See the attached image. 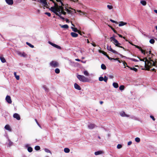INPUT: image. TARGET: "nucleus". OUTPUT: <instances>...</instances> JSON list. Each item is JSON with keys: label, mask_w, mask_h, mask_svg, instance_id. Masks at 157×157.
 <instances>
[{"label": "nucleus", "mask_w": 157, "mask_h": 157, "mask_svg": "<svg viewBox=\"0 0 157 157\" xmlns=\"http://www.w3.org/2000/svg\"><path fill=\"white\" fill-rule=\"evenodd\" d=\"M103 52V51H101V50H99V52L100 53H102Z\"/></svg>", "instance_id": "0e129e2a"}, {"label": "nucleus", "mask_w": 157, "mask_h": 157, "mask_svg": "<svg viewBox=\"0 0 157 157\" xmlns=\"http://www.w3.org/2000/svg\"><path fill=\"white\" fill-rule=\"evenodd\" d=\"M52 2L54 3L55 6L51 8V10L55 13L61 19L63 20L64 17L62 15H64L66 14V12L64 10L66 11L68 13H71V11L67 9L66 5L64 4V0H56L57 2H59L61 4V6H58L53 0H50Z\"/></svg>", "instance_id": "f257e3e1"}, {"label": "nucleus", "mask_w": 157, "mask_h": 157, "mask_svg": "<svg viewBox=\"0 0 157 157\" xmlns=\"http://www.w3.org/2000/svg\"><path fill=\"white\" fill-rule=\"evenodd\" d=\"M134 46H135V47L139 49L141 51V52L142 53H143L144 55H145V53H147V51H146L145 50V51H144V50H143V49H142L140 47H139V46H137V45H134Z\"/></svg>", "instance_id": "1a4fd4ad"}, {"label": "nucleus", "mask_w": 157, "mask_h": 157, "mask_svg": "<svg viewBox=\"0 0 157 157\" xmlns=\"http://www.w3.org/2000/svg\"><path fill=\"white\" fill-rule=\"evenodd\" d=\"M107 49L109 51H110L112 52L113 53L116 54H118L119 53L113 49L111 48V46H109L108 45L107 47Z\"/></svg>", "instance_id": "423d86ee"}, {"label": "nucleus", "mask_w": 157, "mask_h": 157, "mask_svg": "<svg viewBox=\"0 0 157 157\" xmlns=\"http://www.w3.org/2000/svg\"><path fill=\"white\" fill-rule=\"evenodd\" d=\"M149 42L150 43L153 44L155 42V40L153 39H151L150 40Z\"/></svg>", "instance_id": "79ce46f5"}, {"label": "nucleus", "mask_w": 157, "mask_h": 157, "mask_svg": "<svg viewBox=\"0 0 157 157\" xmlns=\"http://www.w3.org/2000/svg\"><path fill=\"white\" fill-rule=\"evenodd\" d=\"M107 7L108 8L109 10H111L113 8V7L111 5H108L107 6Z\"/></svg>", "instance_id": "58836bf2"}, {"label": "nucleus", "mask_w": 157, "mask_h": 157, "mask_svg": "<svg viewBox=\"0 0 157 157\" xmlns=\"http://www.w3.org/2000/svg\"><path fill=\"white\" fill-rule=\"evenodd\" d=\"M123 64L124 66V68L125 67V65H127V63L126 62H123Z\"/></svg>", "instance_id": "4d7b16f0"}, {"label": "nucleus", "mask_w": 157, "mask_h": 157, "mask_svg": "<svg viewBox=\"0 0 157 157\" xmlns=\"http://www.w3.org/2000/svg\"><path fill=\"white\" fill-rule=\"evenodd\" d=\"M71 24H72V25H73V27H71V28L72 29V30L73 31H74L75 32H78V30L77 29V28H75L74 27L75 26L72 23H71Z\"/></svg>", "instance_id": "a211bd4d"}, {"label": "nucleus", "mask_w": 157, "mask_h": 157, "mask_svg": "<svg viewBox=\"0 0 157 157\" xmlns=\"http://www.w3.org/2000/svg\"><path fill=\"white\" fill-rule=\"evenodd\" d=\"M17 54L21 56L25 57L26 56V54L24 52H21L19 51L17 52Z\"/></svg>", "instance_id": "9b49d317"}, {"label": "nucleus", "mask_w": 157, "mask_h": 157, "mask_svg": "<svg viewBox=\"0 0 157 157\" xmlns=\"http://www.w3.org/2000/svg\"><path fill=\"white\" fill-rule=\"evenodd\" d=\"M118 35L120 37H121V38L123 37L124 39H125V37H123L121 35L119 34H118Z\"/></svg>", "instance_id": "864d4df0"}, {"label": "nucleus", "mask_w": 157, "mask_h": 157, "mask_svg": "<svg viewBox=\"0 0 157 157\" xmlns=\"http://www.w3.org/2000/svg\"><path fill=\"white\" fill-rule=\"evenodd\" d=\"M99 80L100 81H104V78L103 77L100 76L99 78Z\"/></svg>", "instance_id": "ea45409f"}, {"label": "nucleus", "mask_w": 157, "mask_h": 157, "mask_svg": "<svg viewBox=\"0 0 157 157\" xmlns=\"http://www.w3.org/2000/svg\"><path fill=\"white\" fill-rule=\"evenodd\" d=\"M77 11L81 13L80 14V15H82V14L83 15H85L86 16V13H85L82 12L80 10H77Z\"/></svg>", "instance_id": "c756f323"}, {"label": "nucleus", "mask_w": 157, "mask_h": 157, "mask_svg": "<svg viewBox=\"0 0 157 157\" xmlns=\"http://www.w3.org/2000/svg\"><path fill=\"white\" fill-rule=\"evenodd\" d=\"M49 43L51 45H52V46H54V47H55V48H56L58 49H60L61 48V47L55 44H53L50 42H49Z\"/></svg>", "instance_id": "dca6fc26"}, {"label": "nucleus", "mask_w": 157, "mask_h": 157, "mask_svg": "<svg viewBox=\"0 0 157 157\" xmlns=\"http://www.w3.org/2000/svg\"><path fill=\"white\" fill-rule=\"evenodd\" d=\"M101 68L103 70H105L106 69V67L104 64H102L101 66Z\"/></svg>", "instance_id": "2f4dec72"}, {"label": "nucleus", "mask_w": 157, "mask_h": 157, "mask_svg": "<svg viewBox=\"0 0 157 157\" xmlns=\"http://www.w3.org/2000/svg\"><path fill=\"white\" fill-rule=\"evenodd\" d=\"M27 150L28 151L30 152H32L33 151V148L31 147H28Z\"/></svg>", "instance_id": "473e14b6"}, {"label": "nucleus", "mask_w": 157, "mask_h": 157, "mask_svg": "<svg viewBox=\"0 0 157 157\" xmlns=\"http://www.w3.org/2000/svg\"><path fill=\"white\" fill-rule=\"evenodd\" d=\"M64 151L65 153H68L70 151V150L68 148H64Z\"/></svg>", "instance_id": "a878e982"}, {"label": "nucleus", "mask_w": 157, "mask_h": 157, "mask_svg": "<svg viewBox=\"0 0 157 157\" xmlns=\"http://www.w3.org/2000/svg\"><path fill=\"white\" fill-rule=\"evenodd\" d=\"M103 153V152L101 151H97L95 152L94 153V154L95 155H98L102 154Z\"/></svg>", "instance_id": "6ab92c4d"}, {"label": "nucleus", "mask_w": 157, "mask_h": 157, "mask_svg": "<svg viewBox=\"0 0 157 157\" xmlns=\"http://www.w3.org/2000/svg\"><path fill=\"white\" fill-rule=\"evenodd\" d=\"M40 2L42 3L44 6L45 7H47L48 6V5L46 0H40Z\"/></svg>", "instance_id": "f8f14e48"}, {"label": "nucleus", "mask_w": 157, "mask_h": 157, "mask_svg": "<svg viewBox=\"0 0 157 157\" xmlns=\"http://www.w3.org/2000/svg\"><path fill=\"white\" fill-rule=\"evenodd\" d=\"M15 77L17 80H19L20 79V77L19 75H17V76H15Z\"/></svg>", "instance_id": "09e8293b"}, {"label": "nucleus", "mask_w": 157, "mask_h": 157, "mask_svg": "<svg viewBox=\"0 0 157 157\" xmlns=\"http://www.w3.org/2000/svg\"><path fill=\"white\" fill-rule=\"evenodd\" d=\"M113 85L114 88H117L119 86L118 84L116 82H113Z\"/></svg>", "instance_id": "393cba45"}, {"label": "nucleus", "mask_w": 157, "mask_h": 157, "mask_svg": "<svg viewBox=\"0 0 157 157\" xmlns=\"http://www.w3.org/2000/svg\"><path fill=\"white\" fill-rule=\"evenodd\" d=\"M44 150L45 151L46 153H50L51 154H52V153L51 151L47 148H44Z\"/></svg>", "instance_id": "cd10ccee"}, {"label": "nucleus", "mask_w": 157, "mask_h": 157, "mask_svg": "<svg viewBox=\"0 0 157 157\" xmlns=\"http://www.w3.org/2000/svg\"><path fill=\"white\" fill-rule=\"evenodd\" d=\"M43 87L46 91L48 89L45 86H43Z\"/></svg>", "instance_id": "bf43d9fd"}, {"label": "nucleus", "mask_w": 157, "mask_h": 157, "mask_svg": "<svg viewBox=\"0 0 157 157\" xmlns=\"http://www.w3.org/2000/svg\"><path fill=\"white\" fill-rule=\"evenodd\" d=\"M147 53L146 54H147V57L146 58H147V60H152L151 58H152L154 55L151 53V51H149V52L147 51Z\"/></svg>", "instance_id": "0eeeda50"}, {"label": "nucleus", "mask_w": 157, "mask_h": 157, "mask_svg": "<svg viewBox=\"0 0 157 157\" xmlns=\"http://www.w3.org/2000/svg\"><path fill=\"white\" fill-rule=\"evenodd\" d=\"M59 26L61 28L64 29H67L69 27L67 25H59Z\"/></svg>", "instance_id": "412c9836"}, {"label": "nucleus", "mask_w": 157, "mask_h": 157, "mask_svg": "<svg viewBox=\"0 0 157 157\" xmlns=\"http://www.w3.org/2000/svg\"><path fill=\"white\" fill-rule=\"evenodd\" d=\"M78 33L81 35H82V33H81V32L80 31H79L78 30V32H77Z\"/></svg>", "instance_id": "052dcab7"}, {"label": "nucleus", "mask_w": 157, "mask_h": 157, "mask_svg": "<svg viewBox=\"0 0 157 157\" xmlns=\"http://www.w3.org/2000/svg\"><path fill=\"white\" fill-rule=\"evenodd\" d=\"M124 88V86L123 85H121L119 87V89L120 90H123Z\"/></svg>", "instance_id": "f704fd0d"}, {"label": "nucleus", "mask_w": 157, "mask_h": 157, "mask_svg": "<svg viewBox=\"0 0 157 157\" xmlns=\"http://www.w3.org/2000/svg\"><path fill=\"white\" fill-rule=\"evenodd\" d=\"M35 149L36 151H38L40 149V147L39 146H36L35 147Z\"/></svg>", "instance_id": "e433bc0d"}, {"label": "nucleus", "mask_w": 157, "mask_h": 157, "mask_svg": "<svg viewBox=\"0 0 157 157\" xmlns=\"http://www.w3.org/2000/svg\"><path fill=\"white\" fill-rule=\"evenodd\" d=\"M154 11L155 13L157 14V10H154Z\"/></svg>", "instance_id": "69168bd1"}, {"label": "nucleus", "mask_w": 157, "mask_h": 157, "mask_svg": "<svg viewBox=\"0 0 157 157\" xmlns=\"http://www.w3.org/2000/svg\"><path fill=\"white\" fill-rule=\"evenodd\" d=\"M108 25L113 31L114 32V33H117V31L115 30H114V29L112 27H111L109 25Z\"/></svg>", "instance_id": "c9c22d12"}, {"label": "nucleus", "mask_w": 157, "mask_h": 157, "mask_svg": "<svg viewBox=\"0 0 157 157\" xmlns=\"http://www.w3.org/2000/svg\"><path fill=\"white\" fill-rule=\"evenodd\" d=\"M131 60L133 61H134L135 62H137L138 61V60L135 59H131Z\"/></svg>", "instance_id": "3c124183"}, {"label": "nucleus", "mask_w": 157, "mask_h": 157, "mask_svg": "<svg viewBox=\"0 0 157 157\" xmlns=\"http://www.w3.org/2000/svg\"><path fill=\"white\" fill-rule=\"evenodd\" d=\"M120 114L122 117H130L129 115L125 114L124 111H121L120 112Z\"/></svg>", "instance_id": "9d476101"}, {"label": "nucleus", "mask_w": 157, "mask_h": 157, "mask_svg": "<svg viewBox=\"0 0 157 157\" xmlns=\"http://www.w3.org/2000/svg\"><path fill=\"white\" fill-rule=\"evenodd\" d=\"M110 39L111 41L116 46L122 48H123V49H124V48L123 47L120 46L121 44L119 43L118 41L115 39L114 36L111 37Z\"/></svg>", "instance_id": "7ed1b4c3"}, {"label": "nucleus", "mask_w": 157, "mask_h": 157, "mask_svg": "<svg viewBox=\"0 0 157 157\" xmlns=\"http://www.w3.org/2000/svg\"><path fill=\"white\" fill-rule=\"evenodd\" d=\"M5 128L9 131H11V129L9 125L7 124L5 127Z\"/></svg>", "instance_id": "aec40b11"}, {"label": "nucleus", "mask_w": 157, "mask_h": 157, "mask_svg": "<svg viewBox=\"0 0 157 157\" xmlns=\"http://www.w3.org/2000/svg\"><path fill=\"white\" fill-rule=\"evenodd\" d=\"M75 60L76 61H78V62L81 61V60L79 59H75Z\"/></svg>", "instance_id": "e2e57ef3"}, {"label": "nucleus", "mask_w": 157, "mask_h": 157, "mask_svg": "<svg viewBox=\"0 0 157 157\" xmlns=\"http://www.w3.org/2000/svg\"><path fill=\"white\" fill-rule=\"evenodd\" d=\"M35 121L36 122V124H37L38 125V126H39L41 128V126H40V125L39 124V123H38V122L37 120L36 119H35Z\"/></svg>", "instance_id": "de8ad7c7"}, {"label": "nucleus", "mask_w": 157, "mask_h": 157, "mask_svg": "<svg viewBox=\"0 0 157 157\" xmlns=\"http://www.w3.org/2000/svg\"><path fill=\"white\" fill-rule=\"evenodd\" d=\"M104 55L106 56V55H107V53H106L105 52L103 51V52H102V53Z\"/></svg>", "instance_id": "6e6d98bb"}, {"label": "nucleus", "mask_w": 157, "mask_h": 157, "mask_svg": "<svg viewBox=\"0 0 157 157\" xmlns=\"http://www.w3.org/2000/svg\"><path fill=\"white\" fill-rule=\"evenodd\" d=\"M126 66L128 67L129 68H130V70L134 71H135L136 72L137 71V69L135 68L130 67L128 66Z\"/></svg>", "instance_id": "c85d7f7f"}, {"label": "nucleus", "mask_w": 157, "mask_h": 157, "mask_svg": "<svg viewBox=\"0 0 157 157\" xmlns=\"http://www.w3.org/2000/svg\"><path fill=\"white\" fill-rule=\"evenodd\" d=\"M127 23L126 22H124L123 21H121L119 24V26L120 27L124 25H126Z\"/></svg>", "instance_id": "5701e85b"}, {"label": "nucleus", "mask_w": 157, "mask_h": 157, "mask_svg": "<svg viewBox=\"0 0 157 157\" xmlns=\"http://www.w3.org/2000/svg\"><path fill=\"white\" fill-rule=\"evenodd\" d=\"M122 147V145L120 144H118L117 146V148L118 149H120Z\"/></svg>", "instance_id": "37998d69"}, {"label": "nucleus", "mask_w": 157, "mask_h": 157, "mask_svg": "<svg viewBox=\"0 0 157 157\" xmlns=\"http://www.w3.org/2000/svg\"><path fill=\"white\" fill-rule=\"evenodd\" d=\"M45 14L47 15L49 17H50L51 15V13H48V12H46V13H45Z\"/></svg>", "instance_id": "49530a36"}, {"label": "nucleus", "mask_w": 157, "mask_h": 157, "mask_svg": "<svg viewBox=\"0 0 157 157\" xmlns=\"http://www.w3.org/2000/svg\"><path fill=\"white\" fill-rule=\"evenodd\" d=\"M108 79V78L106 76H104V81L105 82H107Z\"/></svg>", "instance_id": "c03bdc74"}, {"label": "nucleus", "mask_w": 157, "mask_h": 157, "mask_svg": "<svg viewBox=\"0 0 157 157\" xmlns=\"http://www.w3.org/2000/svg\"><path fill=\"white\" fill-rule=\"evenodd\" d=\"M6 102L9 104H11L12 101L11 98V97L10 96L7 95L5 98Z\"/></svg>", "instance_id": "6e6552de"}, {"label": "nucleus", "mask_w": 157, "mask_h": 157, "mask_svg": "<svg viewBox=\"0 0 157 157\" xmlns=\"http://www.w3.org/2000/svg\"><path fill=\"white\" fill-rule=\"evenodd\" d=\"M84 74L86 76H88L89 75V73L86 71H85L83 72Z\"/></svg>", "instance_id": "7c9ffc66"}, {"label": "nucleus", "mask_w": 157, "mask_h": 157, "mask_svg": "<svg viewBox=\"0 0 157 157\" xmlns=\"http://www.w3.org/2000/svg\"><path fill=\"white\" fill-rule=\"evenodd\" d=\"M50 64L51 66L53 67H58L59 66L58 63L57 62L55 61H53L51 62L50 63Z\"/></svg>", "instance_id": "39448f33"}, {"label": "nucleus", "mask_w": 157, "mask_h": 157, "mask_svg": "<svg viewBox=\"0 0 157 157\" xmlns=\"http://www.w3.org/2000/svg\"><path fill=\"white\" fill-rule=\"evenodd\" d=\"M71 34L72 36L74 37H77L78 35V34L74 32H71Z\"/></svg>", "instance_id": "4be33fe9"}, {"label": "nucleus", "mask_w": 157, "mask_h": 157, "mask_svg": "<svg viewBox=\"0 0 157 157\" xmlns=\"http://www.w3.org/2000/svg\"><path fill=\"white\" fill-rule=\"evenodd\" d=\"M55 72L57 74H59L60 72V70L58 68H56L55 70Z\"/></svg>", "instance_id": "a19ab883"}, {"label": "nucleus", "mask_w": 157, "mask_h": 157, "mask_svg": "<svg viewBox=\"0 0 157 157\" xmlns=\"http://www.w3.org/2000/svg\"><path fill=\"white\" fill-rule=\"evenodd\" d=\"M77 78L81 81L83 82H86L87 81V79L83 75H78L77 76Z\"/></svg>", "instance_id": "20e7f679"}, {"label": "nucleus", "mask_w": 157, "mask_h": 157, "mask_svg": "<svg viewBox=\"0 0 157 157\" xmlns=\"http://www.w3.org/2000/svg\"><path fill=\"white\" fill-rule=\"evenodd\" d=\"M140 3L142 4L143 5L145 6L146 5L147 2H146L145 1H140Z\"/></svg>", "instance_id": "bb28decb"}, {"label": "nucleus", "mask_w": 157, "mask_h": 157, "mask_svg": "<svg viewBox=\"0 0 157 157\" xmlns=\"http://www.w3.org/2000/svg\"><path fill=\"white\" fill-rule=\"evenodd\" d=\"M139 59L140 61L144 62L145 67L147 70H149L150 68L152 66H155V62L153 60H147V58H145L144 59H140L139 58Z\"/></svg>", "instance_id": "f03ea898"}, {"label": "nucleus", "mask_w": 157, "mask_h": 157, "mask_svg": "<svg viewBox=\"0 0 157 157\" xmlns=\"http://www.w3.org/2000/svg\"><path fill=\"white\" fill-rule=\"evenodd\" d=\"M110 20L111 22H112L113 23H115L117 24L118 23L117 22L115 21H114L112 19H110Z\"/></svg>", "instance_id": "a18cd8bd"}, {"label": "nucleus", "mask_w": 157, "mask_h": 157, "mask_svg": "<svg viewBox=\"0 0 157 157\" xmlns=\"http://www.w3.org/2000/svg\"><path fill=\"white\" fill-rule=\"evenodd\" d=\"M66 22H67V23H69V20L68 19H66Z\"/></svg>", "instance_id": "338daca9"}, {"label": "nucleus", "mask_w": 157, "mask_h": 157, "mask_svg": "<svg viewBox=\"0 0 157 157\" xmlns=\"http://www.w3.org/2000/svg\"><path fill=\"white\" fill-rule=\"evenodd\" d=\"M74 87L75 89L78 90H81L80 87L76 83L74 84Z\"/></svg>", "instance_id": "f3484780"}, {"label": "nucleus", "mask_w": 157, "mask_h": 157, "mask_svg": "<svg viewBox=\"0 0 157 157\" xmlns=\"http://www.w3.org/2000/svg\"><path fill=\"white\" fill-rule=\"evenodd\" d=\"M13 117L14 118H16L17 120H19L20 119V116L17 113H14L13 115Z\"/></svg>", "instance_id": "4468645a"}, {"label": "nucleus", "mask_w": 157, "mask_h": 157, "mask_svg": "<svg viewBox=\"0 0 157 157\" xmlns=\"http://www.w3.org/2000/svg\"><path fill=\"white\" fill-rule=\"evenodd\" d=\"M96 125L93 124H90L88 125V127L90 129H93L95 128Z\"/></svg>", "instance_id": "ddd939ff"}, {"label": "nucleus", "mask_w": 157, "mask_h": 157, "mask_svg": "<svg viewBox=\"0 0 157 157\" xmlns=\"http://www.w3.org/2000/svg\"><path fill=\"white\" fill-rule=\"evenodd\" d=\"M150 117L154 121L155 120V118L153 116H150Z\"/></svg>", "instance_id": "603ef678"}, {"label": "nucleus", "mask_w": 157, "mask_h": 157, "mask_svg": "<svg viewBox=\"0 0 157 157\" xmlns=\"http://www.w3.org/2000/svg\"><path fill=\"white\" fill-rule=\"evenodd\" d=\"M109 59H110V60H113V59H112V58L110 57L107 55H106V56Z\"/></svg>", "instance_id": "8fccbe9b"}, {"label": "nucleus", "mask_w": 157, "mask_h": 157, "mask_svg": "<svg viewBox=\"0 0 157 157\" xmlns=\"http://www.w3.org/2000/svg\"><path fill=\"white\" fill-rule=\"evenodd\" d=\"M14 75L15 76H15H17V75H16V72H14Z\"/></svg>", "instance_id": "774afa93"}, {"label": "nucleus", "mask_w": 157, "mask_h": 157, "mask_svg": "<svg viewBox=\"0 0 157 157\" xmlns=\"http://www.w3.org/2000/svg\"><path fill=\"white\" fill-rule=\"evenodd\" d=\"M135 140L136 142L139 143L140 141V139L139 137H136L135 139Z\"/></svg>", "instance_id": "72a5a7b5"}, {"label": "nucleus", "mask_w": 157, "mask_h": 157, "mask_svg": "<svg viewBox=\"0 0 157 157\" xmlns=\"http://www.w3.org/2000/svg\"><path fill=\"white\" fill-rule=\"evenodd\" d=\"M132 144V141H129V142H128V145H131V144Z\"/></svg>", "instance_id": "5fc2aeb1"}, {"label": "nucleus", "mask_w": 157, "mask_h": 157, "mask_svg": "<svg viewBox=\"0 0 157 157\" xmlns=\"http://www.w3.org/2000/svg\"><path fill=\"white\" fill-rule=\"evenodd\" d=\"M112 59H113V60H118V59L119 58H115V59H114V58H112Z\"/></svg>", "instance_id": "680f3d73"}, {"label": "nucleus", "mask_w": 157, "mask_h": 157, "mask_svg": "<svg viewBox=\"0 0 157 157\" xmlns=\"http://www.w3.org/2000/svg\"><path fill=\"white\" fill-rule=\"evenodd\" d=\"M7 4L9 5H12L13 4V0H5Z\"/></svg>", "instance_id": "2eb2a0df"}, {"label": "nucleus", "mask_w": 157, "mask_h": 157, "mask_svg": "<svg viewBox=\"0 0 157 157\" xmlns=\"http://www.w3.org/2000/svg\"><path fill=\"white\" fill-rule=\"evenodd\" d=\"M26 44L31 48H34V46L28 42H26Z\"/></svg>", "instance_id": "4c0bfd02"}, {"label": "nucleus", "mask_w": 157, "mask_h": 157, "mask_svg": "<svg viewBox=\"0 0 157 157\" xmlns=\"http://www.w3.org/2000/svg\"><path fill=\"white\" fill-rule=\"evenodd\" d=\"M0 59L1 60L2 62L3 63H4L6 62V59L3 56H0Z\"/></svg>", "instance_id": "b1692460"}, {"label": "nucleus", "mask_w": 157, "mask_h": 157, "mask_svg": "<svg viewBox=\"0 0 157 157\" xmlns=\"http://www.w3.org/2000/svg\"><path fill=\"white\" fill-rule=\"evenodd\" d=\"M91 44L94 47H95L96 46V45L94 43H91Z\"/></svg>", "instance_id": "13d9d810"}]
</instances>
